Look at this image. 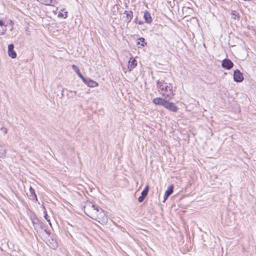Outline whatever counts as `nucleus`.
<instances>
[{
  "instance_id": "obj_1",
  "label": "nucleus",
  "mask_w": 256,
  "mask_h": 256,
  "mask_svg": "<svg viewBox=\"0 0 256 256\" xmlns=\"http://www.w3.org/2000/svg\"><path fill=\"white\" fill-rule=\"evenodd\" d=\"M86 214L89 217L104 224L108 222V218L104 212L98 206L94 204L92 202H87L84 206Z\"/></svg>"
},
{
  "instance_id": "obj_2",
  "label": "nucleus",
  "mask_w": 256,
  "mask_h": 256,
  "mask_svg": "<svg viewBox=\"0 0 256 256\" xmlns=\"http://www.w3.org/2000/svg\"><path fill=\"white\" fill-rule=\"evenodd\" d=\"M160 94L166 98L171 100L174 96L176 88L172 84L164 81L158 82L157 83Z\"/></svg>"
},
{
  "instance_id": "obj_3",
  "label": "nucleus",
  "mask_w": 256,
  "mask_h": 256,
  "mask_svg": "<svg viewBox=\"0 0 256 256\" xmlns=\"http://www.w3.org/2000/svg\"><path fill=\"white\" fill-rule=\"evenodd\" d=\"M14 22L12 20H0V35H4L7 30V26H10V30L12 31L14 29Z\"/></svg>"
},
{
  "instance_id": "obj_4",
  "label": "nucleus",
  "mask_w": 256,
  "mask_h": 256,
  "mask_svg": "<svg viewBox=\"0 0 256 256\" xmlns=\"http://www.w3.org/2000/svg\"><path fill=\"white\" fill-rule=\"evenodd\" d=\"M82 80L89 88H94L98 86V82L92 79L86 78L84 77Z\"/></svg>"
},
{
  "instance_id": "obj_5",
  "label": "nucleus",
  "mask_w": 256,
  "mask_h": 256,
  "mask_svg": "<svg viewBox=\"0 0 256 256\" xmlns=\"http://www.w3.org/2000/svg\"><path fill=\"white\" fill-rule=\"evenodd\" d=\"M164 108L174 112H177L178 110V106L172 102L166 100V104L164 106Z\"/></svg>"
},
{
  "instance_id": "obj_6",
  "label": "nucleus",
  "mask_w": 256,
  "mask_h": 256,
  "mask_svg": "<svg viewBox=\"0 0 256 256\" xmlns=\"http://www.w3.org/2000/svg\"><path fill=\"white\" fill-rule=\"evenodd\" d=\"M234 80L238 82H242L244 80L243 74L238 70H236L234 72Z\"/></svg>"
},
{
  "instance_id": "obj_7",
  "label": "nucleus",
  "mask_w": 256,
  "mask_h": 256,
  "mask_svg": "<svg viewBox=\"0 0 256 256\" xmlns=\"http://www.w3.org/2000/svg\"><path fill=\"white\" fill-rule=\"evenodd\" d=\"M222 68L226 70H230L233 67L234 64L230 60L224 59L222 61Z\"/></svg>"
},
{
  "instance_id": "obj_8",
  "label": "nucleus",
  "mask_w": 256,
  "mask_h": 256,
  "mask_svg": "<svg viewBox=\"0 0 256 256\" xmlns=\"http://www.w3.org/2000/svg\"><path fill=\"white\" fill-rule=\"evenodd\" d=\"M165 98H156L153 99L152 102L156 105H160L164 107L167 100Z\"/></svg>"
},
{
  "instance_id": "obj_9",
  "label": "nucleus",
  "mask_w": 256,
  "mask_h": 256,
  "mask_svg": "<svg viewBox=\"0 0 256 256\" xmlns=\"http://www.w3.org/2000/svg\"><path fill=\"white\" fill-rule=\"evenodd\" d=\"M14 45L10 44L8 46V54L10 57L12 58H15L16 57V54L14 50Z\"/></svg>"
},
{
  "instance_id": "obj_10",
  "label": "nucleus",
  "mask_w": 256,
  "mask_h": 256,
  "mask_svg": "<svg viewBox=\"0 0 256 256\" xmlns=\"http://www.w3.org/2000/svg\"><path fill=\"white\" fill-rule=\"evenodd\" d=\"M137 66V62L134 58H130L128 62V69L131 71Z\"/></svg>"
},
{
  "instance_id": "obj_11",
  "label": "nucleus",
  "mask_w": 256,
  "mask_h": 256,
  "mask_svg": "<svg viewBox=\"0 0 256 256\" xmlns=\"http://www.w3.org/2000/svg\"><path fill=\"white\" fill-rule=\"evenodd\" d=\"M174 186L171 184L168 188L167 190L166 191L164 195V199L163 202H164L168 197L173 192Z\"/></svg>"
},
{
  "instance_id": "obj_12",
  "label": "nucleus",
  "mask_w": 256,
  "mask_h": 256,
  "mask_svg": "<svg viewBox=\"0 0 256 256\" xmlns=\"http://www.w3.org/2000/svg\"><path fill=\"white\" fill-rule=\"evenodd\" d=\"M28 196L30 200L35 201L38 200L34 190L32 188V186H30L29 188V193L28 194Z\"/></svg>"
},
{
  "instance_id": "obj_13",
  "label": "nucleus",
  "mask_w": 256,
  "mask_h": 256,
  "mask_svg": "<svg viewBox=\"0 0 256 256\" xmlns=\"http://www.w3.org/2000/svg\"><path fill=\"white\" fill-rule=\"evenodd\" d=\"M6 150L4 145L0 142V158H4L6 157Z\"/></svg>"
},
{
  "instance_id": "obj_14",
  "label": "nucleus",
  "mask_w": 256,
  "mask_h": 256,
  "mask_svg": "<svg viewBox=\"0 0 256 256\" xmlns=\"http://www.w3.org/2000/svg\"><path fill=\"white\" fill-rule=\"evenodd\" d=\"M144 18L146 22L148 24H150L152 22L150 14L148 12H145L144 13Z\"/></svg>"
},
{
  "instance_id": "obj_15",
  "label": "nucleus",
  "mask_w": 256,
  "mask_h": 256,
  "mask_svg": "<svg viewBox=\"0 0 256 256\" xmlns=\"http://www.w3.org/2000/svg\"><path fill=\"white\" fill-rule=\"evenodd\" d=\"M58 18H66L68 16V12L65 11L64 9H61L58 12Z\"/></svg>"
},
{
  "instance_id": "obj_16",
  "label": "nucleus",
  "mask_w": 256,
  "mask_h": 256,
  "mask_svg": "<svg viewBox=\"0 0 256 256\" xmlns=\"http://www.w3.org/2000/svg\"><path fill=\"white\" fill-rule=\"evenodd\" d=\"M72 67L73 69V70L76 73V74L78 76L82 79L84 78V76L82 74L80 73V70L78 66L74 64H72Z\"/></svg>"
},
{
  "instance_id": "obj_17",
  "label": "nucleus",
  "mask_w": 256,
  "mask_h": 256,
  "mask_svg": "<svg viewBox=\"0 0 256 256\" xmlns=\"http://www.w3.org/2000/svg\"><path fill=\"white\" fill-rule=\"evenodd\" d=\"M146 43L145 42V40L143 38H138V41L137 42V44L140 45L141 46L144 47L146 45Z\"/></svg>"
},
{
  "instance_id": "obj_18",
  "label": "nucleus",
  "mask_w": 256,
  "mask_h": 256,
  "mask_svg": "<svg viewBox=\"0 0 256 256\" xmlns=\"http://www.w3.org/2000/svg\"><path fill=\"white\" fill-rule=\"evenodd\" d=\"M37 1L39 2L40 3L45 4V5H50L52 0H36Z\"/></svg>"
},
{
  "instance_id": "obj_19",
  "label": "nucleus",
  "mask_w": 256,
  "mask_h": 256,
  "mask_svg": "<svg viewBox=\"0 0 256 256\" xmlns=\"http://www.w3.org/2000/svg\"><path fill=\"white\" fill-rule=\"evenodd\" d=\"M58 245L56 242L54 240H52V242H50V246L54 250L58 248Z\"/></svg>"
},
{
  "instance_id": "obj_20",
  "label": "nucleus",
  "mask_w": 256,
  "mask_h": 256,
  "mask_svg": "<svg viewBox=\"0 0 256 256\" xmlns=\"http://www.w3.org/2000/svg\"><path fill=\"white\" fill-rule=\"evenodd\" d=\"M231 14H232V18L234 19V20L238 19V14L236 11H232Z\"/></svg>"
},
{
  "instance_id": "obj_21",
  "label": "nucleus",
  "mask_w": 256,
  "mask_h": 256,
  "mask_svg": "<svg viewBox=\"0 0 256 256\" xmlns=\"http://www.w3.org/2000/svg\"><path fill=\"white\" fill-rule=\"evenodd\" d=\"M148 188H149V186L148 185H147L145 187L144 190L142 191L141 194H142V196H145L146 197L148 194Z\"/></svg>"
},
{
  "instance_id": "obj_22",
  "label": "nucleus",
  "mask_w": 256,
  "mask_h": 256,
  "mask_svg": "<svg viewBox=\"0 0 256 256\" xmlns=\"http://www.w3.org/2000/svg\"><path fill=\"white\" fill-rule=\"evenodd\" d=\"M44 218L47 220V222H49V224L50 225H51V223L50 222V220L48 218V215L47 212H46V209L44 207Z\"/></svg>"
},
{
  "instance_id": "obj_23",
  "label": "nucleus",
  "mask_w": 256,
  "mask_h": 256,
  "mask_svg": "<svg viewBox=\"0 0 256 256\" xmlns=\"http://www.w3.org/2000/svg\"><path fill=\"white\" fill-rule=\"evenodd\" d=\"M0 130L2 133H4L5 134L8 133L7 129L4 126L2 127Z\"/></svg>"
},
{
  "instance_id": "obj_24",
  "label": "nucleus",
  "mask_w": 256,
  "mask_h": 256,
  "mask_svg": "<svg viewBox=\"0 0 256 256\" xmlns=\"http://www.w3.org/2000/svg\"><path fill=\"white\" fill-rule=\"evenodd\" d=\"M145 198H146L145 196H144L142 194H141V196H139L138 198V201L140 202H142L144 201V200Z\"/></svg>"
},
{
  "instance_id": "obj_25",
  "label": "nucleus",
  "mask_w": 256,
  "mask_h": 256,
  "mask_svg": "<svg viewBox=\"0 0 256 256\" xmlns=\"http://www.w3.org/2000/svg\"><path fill=\"white\" fill-rule=\"evenodd\" d=\"M138 24H142V22H140H140H138Z\"/></svg>"
}]
</instances>
